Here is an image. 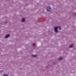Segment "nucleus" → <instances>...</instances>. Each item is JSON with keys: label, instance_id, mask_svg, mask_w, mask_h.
Wrapping results in <instances>:
<instances>
[{"label": "nucleus", "instance_id": "1", "mask_svg": "<svg viewBox=\"0 0 76 76\" xmlns=\"http://www.w3.org/2000/svg\"><path fill=\"white\" fill-rule=\"evenodd\" d=\"M58 27H55V28H54V29H55L54 31L56 33H57L58 32Z\"/></svg>", "mask_w": 76, "mask_h": 76}, {"label": "nucleus", "instance_id": "2", "mask_svg": "<svg viewBox=\"0 0 76 76\" xmlns=\"http://www.w3.org/2000/svg\"><path fill=\"white\" fill-rule=\"evenodd\" d=\"M51 10V8L50 7H48L47 8V11L48 12H50Z\"/></svg>", "mask_w": 76, "mask_h": 76}, {"label": "nucleus", "instance_id": "3", "mask_svg": "<svg viewBox=\"0 0 76 76\" xmlns=\"http://www.w3.org/2000/svg\"><path fill=\"white\" fill-rule=\"evenodd\" d=\"M10 34H7V35H6L5 36V38L7 39L9 37H10Z\"/></svg>", "mask_w": 76, "mask_h": 76}, {"label": "nucleus", "instance_id": "4", "mask_svg": "<svg viewBox=\"0 0 76 76\" xmlns=\"http://www.w3.org/2000/svg\"><path fill=\"white\" fill-rule=\"evenodd\" d=\"M25 20V18H22V19L21 21L22 22H23Z\"/></svg>", "mask_w": 76, "mask_h": 76}, {"label": "nucleus", "instance_id": "5", "mask_svg": "<svg viewBox=\"0 0 76 76\" xmlns=\"http://www.w3.org/2000/svg\"><path fill=\"white\" fill-rule=\"evenodd\" d=\"M74 47V45H72L70 46L69 47L70 48H72Z\"/></svg>", "mask_w": 76, "mask_h": 76}, {"label": "nucleus", "instance_id": "6", "mask_svg": "<svg viewBox=\"0 0 76 76\" xmlns=\"http://www.w3.org/2000/svg\"><path fill=\"white\" fill-rule=\"evenodd\" d=\"M33 57H36L37 56V55H34L32 56Z\"/></svg>", "mask_w": 76, "mask_h": 76}, {"label": "nucleus", "instance_id": "7", "mask_svg": "<svg viewBox=\"0 0 76 76\" xmlns=\"http://www.w3.org/2000/svg\"><path fill=\"white\" fill-rule=\"evenodd\" d=\"M62 59H63V58L62 57H61L59 58V60H61Z\"/></svg>", "mask_w": 76, "mask_h": 76}, {"label": "nucleus", "instance_id": "8", "mask_svg": "<svg viewBox=\"0 0 76 76\" xmlns=\"http://www.w3.org/2000/svg\"><path fill=\"white\" fill-rule=\"evenodd\" d=\"M59 29L60 30H61V28L60 26L59 27Z\"/></svg>", "mask_w": 76, "mask_h": 76}, {"label": "nucleus", "instance_id": "9", "mask_svg": "<svg viewBox=\"0 0 76 76\" xmlns=\"http://www.w3.org/2000/svg\"><path fill=\"white\" fill-rule=\"evenodd\" d=\"M4 76H8V75H7L5 74H4Z\"/></svg>", "mask_w": 76, "mask_h": 76}, {"label": "nucleus", "instance_id": "10", "mask_svg": "<svg viewBox=\"0 0 76 76\" xmlns=\"http://www.w3.org/2000/svg\"><path fill=\"white\" fill-rule=\"evenodd\" d=\"M35 43H34L33 44V46H34V45H35Z\"/></svg>", "mask_w": 76, "mask_h": 76}, {"label": "nucleus", "instance_id": "11", "mask_svg": "<svg viewBox=\"0 0 76 76\" xmlns=\"http://www.w3.org/2000/svg\"><path fill=\"white\" fill-rule=\"evenodd\" d=\"M74 15H75H75H76V14H75V13H74Z\"/></svg>", "mask_w": 76, "mask_h": 76}]
</instances>
